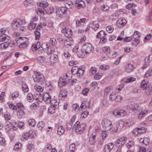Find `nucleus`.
Returning <instances> with one entry per match:
<instances>
[{
    "mask_svg": "<svg viewBox=\"0 0 152 152\" xmlns=\"http://www.w3.org/2000/svg\"><path fill=\"white\" fill-rule=\"evenodd\" d=\"M26 23V22L24 20L19 19H15L12 22V27L14 30L24 31L26 28L24 25Z\"/></svg>",
    "mask_w": 152,
    "mask_h": 152,
    "instance_id": "nucleus-1",
    "label": "nucleus"
},
{
    "mask_svg": "<svg viewBox=\"0 0 152 152\" xmlns=\"http://www.w3.org/2000/svg\"><path fill=\"white\" fill-rule=\"evenodd\" d=\"M86 125L85 124H80L79 121H77L72 127V129L75 130L76 132L78 134H82L86 128Z\"/></svg>",
    "mask_w": 152,
    "mask_h": 152,
    "instance_id": "nucleus-2",
    "label": "nucleus"
},
{
    "mask_svg": "<svg viewBox=\"0 0 152 152\" xmlns=\"http://www.w3.org/2000/svg\"><path fill=\"white\" fill-rule=\"evenodd\" d=\"M141 87L143 90L145 89V92L147 95H152V86L149 85L145 80H143L141 83Z\"/></svg>",
    "mask_w": 152,
    "mask_h": 152,
    "instance_id": "nucleus-3",
    "label": "nucleus"
},
{
    "mask_svg": "<svg viewBox=\"0 0 152 152\" xmlns=\"http://www.w3.org/2000/svg\"><path fill=\"white\" fill-rule=\"evenodd\" d=\"M83 49L82 47L79 48L78 45H76L73 48V51L74 52L77 53L78 57L82 58L86 56L85 51H84L85 50Z\"/></svg>",
    "mask_w": 152,
    "mask_h": 152,
    "instance_id": "nucleus-4",
    "label": "nucleus"
},
{
    "mask_svg": "<svg viewBox=\"0 0 152 152\" xmlns=\"http://www.w3.org/2000/svg\"><path fill=\"white\" fill-rule=\"evenodd\" d=\"M124 122L123 121H120L116 123V126L112 127L111 131L113 133L117 132L118 130H120L124 126Z\"/></svg>",
    "mask_w": 152,
    "mask_h": 152,
    "instance_id": "nucleus-5",
    "label": "nucleus"
},
{
    "mask_svg": "<svg viewBox=\"0 0 152 152\" xmlns=\"http://www.w3.org/2000/svg\"><path fill=\"white\" fill-rule=\"evenodd\" d=\"M102 126L104 127L107 130H110L113 127L111 122L107 119L105 118L102 121Z\"/></svg>",
    "mask_w": 152,
    "mask_h": 152,
    "instance_id": "nucleus-6",
    "label": "nucleus"
},
{
    "mask_svg": "<svg viewBox=\"0 0 152 152\" xmlns=\"http://www.w3.org/2000/svg\"><path fill=\"white\" fill-rule=\"evenodd\" d=\"M82 48L86 53L92 52L94 50V48L91 45L88 43H84L82 46Z\"/></svg>",
    "mask_w": 152,
    "mask_h": 152,
    "instance_id": "nucleus-7",
    "label": "nucleus"
},
{
    "mask_svg": "<svg viewBox=\"0 0 152 152\" xmlns=\"http://www.w3.org/2000/svg\"><path fill=\"white\" fill-rule=\"evenodd\" d=\"M33 77L35 81L39 82L44 79V76L42 74L37 72L33 76Z\"/></svg>",
    "mask_w": 152,
    "mask_h": 152,
    "instance_id": "nucleus-8",
    "label": "nucleus"
},
{
    "mask_svg": "<svg viewBox=\"0 0 152 152\" xmlns=\"http://www.w3.org/2000/svg\"><path fill=\"white\" fill-rule=\"evenodd\" d=\"M61 32L64 34L66 37H71L72 34V32L71 29L69 28L66 29L65 27L62 28Z\"/></svg>",
    "mask_w": 152,
    "mask_h": 152,
    "instance_id": "nucleus-9",
    "label": "nucleus"
},
{
    "mask_svg": "<svg viewBox=\"0 0 152 152\" xmlns=\"http://www.w3.org/2000/svg\"><path fill=\"white\" fill-rule=\"evenodd\" d=\"M126 140V138L125 137H122L118 139L116 142L115 146L117 147L118 146H122L125 143Z\"/></svg>",
    "mask_w": 152,
    "mask_h": 152,
    "instance_id": "nucleus-10",
    "label": "nucleus"
},
{
    "mask_svg": "<svg viewBox=\"0 0 152 152\" xmlns=\"http://www.w3.org/2000/svg\"><path fill=\"white\" fill-rule=\"evenodd\" d=\"M69 80V78H65L64 76L59 78L58 82L59 86L61 87L65 86L66 84L67 81Z\"/></svg>",
    "mask_w": 152,
    "mask_h": 152,
    "instance_id": "nucleus-11",
    "label": "nucleus"
},
{
    "mask_svg": "<svg viewBox=\"0 0 152 152\" xmlns=\"http://www.w3.org/2000/svg\"><path fill=\"white\" fill-rule=\"evenodd\" d=\"M74 42L72 39L69 38L66 39L64 43V46L67 48H70L73 45Z\"/></svg>",
    "mask_w": 152,
    "mask_h": 152,
    "instance_id": "nucleus-12",
    "label": "nucleus"
},
{
    "mask_svg": "<svg viewBox=\"0 0 152 152\" xmlns=\"http://www.w3.org/2000/svg\"><path fill=\"white\" fill-rule=\"evenodd\" d=\"M56 127L58 129V134L59 135H62L65 131L64 127L58 124H56Z\"/></svg>",
    "mask_w": 152,
    "mask_h": 152,
    "instance_id": "nucleus-13",
    "label": "nucleus"
},
{
    "mask_svg": "<svg viewBox=\"0 0 152 152\" xmlns=\"http://www.w3.org/2000/svg\"><path fill=\"white\" fill-rule=\"evenodd\" d=\"M114 146V144L113 143H110L108 145H105L104 147V152H109L112 149Z\"/></svg>",
    "mask_w": 152,
    "mask_h": 152,
    "instance_id": "nucleus-14",
    "label": "nucleus"
},
{
    "mask_svg": "<svg viewBox=\"0 0 152 152\" xmlns=\"http://www.w3.org/2000/svg\"><path fill=\"white\" fill-rule=\"evenodd\" d=\"M15 43L12 42L11 44L10 43H8V42H6L1 43L0 45V49H5L8 47L9 45L10 47H12V45H14Z\"/></svg>",
    "mask_w": 152,
    "mask_h": 152,
    "instance_id": "nucleus-15",
    "label": "nucleus"
},
{
    "mask_svg": "<svg viewBox=\"0 0 152 152\" xmlns=\"http://www.w3.org/2000/svg\"><path fill=\"white\" fill-rule=\"evenodd\" d=\"M126 21L124 19H119L117 22V24L119 27L124 26L126 23Z\"/></svg>",
    "mask_w": 152,
    "mask_h": 152,
    "instance_id": "nucleus-16",
    "label": "nucleus"
},
{
    "mask_svg": "<svg viewBox=\"0 0 152 152\" xmlns=\"http://www.w3.org/2000/svg\"><path fill=\"white\" fill-rule=\"evenodd\" d=\"M96 133L93 132L89 137V142L91 145H93L95 141Z\"/></svg>",
    "mask_w": 152,
    "mask_h": 152,
    "instance_id": "nucleus-17",
    "label": "nucleus"
},
{
    "mask_svg": "<svg viewBox=\"0 0 152 152\" xmlns=\"http://www.w3.org/2000/svg\"><path fill=\"white\" fill-rule=\"evenodd\" d=\"M133 65L131 63L127 64L125 67V70L127 72H131L133 70Z\"/></svg>",
    "mask_w": 152,
    "mask_h": 152,
    "instance_id": "nucleus-18",
    "label": "nucleus"
},
{
    "mask_svg": "<svg viewBox=\"0 0 152 152\" xmlns=\"http://www.w3.org/2000/svg\"><path fill=\"white\" fill-rule=\"evenodd\" d=\"M42 25H40L39 26H37L36 28V31L35 32V39L36 40H38L40 37V33L39 31L38 30L40 28H41Z\"/></svg>",
    "mask_w": 152,
    "mask_h": 152,
    "instance_id": "nucleus-19",
    "label": "nucleus"
},
{
    "mask_svg": "<svg viewBox=\"0 0 152 152\" xmlns=\"http://www.w3.org/2000/svg\"><path fill=\"white\" fill-rule=\"evenodd\" d=\"M10 39V37L8 35L5 34H2L0 36V42L5 41L6 42Z\"/></svg>",
    "mask_w": 152,
    "mask_h": 152,
    "instance_id": "nucleus-20",
    "label": "nucleus"
},
{
    "mask_svg": "<svg viewBox=\"0 0 152 152\" xmlns=\"http://www.w3.org/2000/svg\"><path fill=\"white\" fill-rule=\"evenodd\" d=\"M84 4V1H76L75 2V6L78 9H80L83 7Z\"/></svg>",
    "mask_w": 152,
    "mask_h": 152,
    "instance_id": "nucleus-21",
    "label": "nucleus"
},
{
    "mask_svg": "<svg viewBox=\"0 0 152 152\" xmlns=\"http://www.w3.org/2000/svg\"><path fill=\"white\" fill-rule=\"evenodd\" d=\"M106 34L103 31L101 30L99 32L96 36L97 38L102 39L106 37Z\"/></svg>",
    "mask_w": 152,
    "mask_h": 152,
    "instance_id": "nucleus-22",
    "label": "nucleus"
},
{
    "mask_svg": "<svg viewBox=\"0 0 152 152\" xmlns=\"http://www.w3.org/2000/svg\"><path fill=\"white\" fill-rule=\"evenodd\" d=\"M41 1L39 3H37V5L42 7H46L48 5V3L46 2L47 0H41Z\"/></svg>",
    "mask_w": 152,
    "mask_h": 152,
    "instance_id": "nucleus-23",
    "label": "nucleus"
},
{
    "mask_svg": "<svg viewBox=\"0 0 152 152\" xmlns=\"http://www.w3.org/2000/svg\"><path fill=\"white\" fill-rule=\"evenodd\" d=\"M141 108L137 104H132V110L133 111H140Z\"/></svg>",
    "mask_w": 152,
    "mask_h": 152,
    "instance_id": "nucleus-24",
    "label": "nucleus"
},
{
    "mask_svg": "<svg viewBox=\"0 0 152 152\" xmlns=\"http://www.w3.org/2000/svg\"><path fill=\"white\" fill-rule=\"evenodd\" d=\"M94 21H91L90 23L91 25H93L91 26L92 29L95 31H96L99 27V25L98 23H95Z\"/></svg>",
    "mask_w": 152,
    "mask_h": 152,
    "instance_id": "nucleus-25",
    "label": "nucleus"
},
{
    "mask_svg": "<svg viewBox=\"0 0 152 152\" xmlns=\"http://www.w3.org/2000/svg\"><path fill=\"white\" fill-rule=\"evenodd\" d=\"M148 113V110H144L142 111L137 114V116L139 118H141L144 117Z\"/></svg>",
    "mask_w": 152,
    "mask_h": 152,
    "instance_id": "nucleus-26",
    "label": "nucleus"
},
{
    "mask_svg": "<svg viewBox=\"0 0 152 152\" xmlns=\"http://www.w3.org/2000/svg\"><path fill=\"white\" fill-rule=\"evenodd\" d=\"M58 56L56 54H52L50 57V60L52 63H54L57 61Z\"/></svg>",
    "mask_w": 152,
    "mask_h": 152,
    "instance_id": "nucleus-27",
    "label": "nucleus"
},
{
    "mask_svg": "<svg viewBox=\"0 0 152 152\" xmlns=\"http://www.w3.org/2000/svg\"><path fill=\"white\" fill-rule=\"evenodd\" d=\"M84 67L81 66L78 68L77 76L79 77L80 76L82 75L84 73Z\"/></svg>",
    "mask_w": 152,
    "mask_h": 152,
    "instance_id": "nucleus-28",
    "label": "nucleus"
},
{
    "mask_svg": "<svg viewBox=\"0 0 152 152\" xmlns=\"http://www.w3.org/2000/svg\"><path fill=\"white\" fill-rule=\"evenodd\" d=\"M135 131L137 132V134H141L145 133L146 132V129L145 128L142 127L141 128H137L135 129Z\"/></svg>",
    "mask_w": 152,
    "mask_h": 152,
    "instance_id": "nucleus-29",
    "label": "nucleus"
},
{
    "mask_svg": "<svg viewBox=\"0 0 152 152\" xmlns=\"http://www.w3.org/2000/svg\"><path fill=\"white\" fill-rule=\"evenodd\" d=\"M67 92L65 90H61L60 91L59 96L61 99L63 97H66L67 96Z\"/></svg>",
    "mask_w": 152,
    "mask_h": 152,
    "instance_id": "nucleus-30",
    "label": "nucleus"
},
{
    "mask_svg": "<svg viewBox=\"0 0 152 152\" xmlns=\"http://www.w3.org/2000/svg\"><path fill=\"white\" fill-rule=\"evenodd\" d=\"M140 142L143 143L145 145H148L149 143L150 140L147 138L141 139L140 141Z\"/></svg>",
    "mask_w": 152,
    "mask_h": 152,
    "instance_id": "nucleus-31",
    "label": "nucleus"
},
{
    "mask_svg": "<svg viewBox=\"0 0 152 152\" xmlns=\"http://www.w3.org/2000/svg\"><path fill=\"white\" fill-rule=\"evenodd\" d=\"M28 42V39L26 37H20L19 39L17 41V44L18 45L19 44L21 43V42Z\"/></svg>",
    "mask_w": 152,
    "mask_h": 152,
    "instance_id": "nucleus-32",
    "label": "nucleus"
},
{
    "mask_svg": "<svg viewBox=\"0 0 152 152\" xmlns=\"http://www.w3.org/2000/svg\"><path fill=\"white\" fill-rule=\"evenodd\" d=\"M73 125V121L72 119L69 121L66 124V128L67 130L68 131L70 130L72 127Z\"/></svg>",
    "mask_w": 152,
    "mask_h": 152,
    "instance_id": "nucleus-33",
    "label": "nucleus"
},
{
    "mask_svg": "<svg viewBox=\"0 0 152 152\" xmlns=\"http://www.w3.org/2000/svg\"><path fill=\"white\" fill-rule=\"evenodd\" d=\"M78 67L77 66H73L71 70V72L73 75L77 74Z\"/></svg>",
    "mask_w": 152,
    "mask_h": 152,
    "instance_id": "nucleus-34",
    "label": "nucleus"
},
{
    "mask_svg": "<svg viewBox=\"0 0 152 152\" xmlns=\"http://www.w3.org/2000/svg\"><path fill=\"white\" fill-rule=\"evenodd\" d=\"M35 88L36 90L38 92V94H37V95L39 96V91L42 92L43 91L44 88L41 86L36 85L34 87Z\"/></svg>",
    "mask_w": 152,
    "mask_h": 152,
    "instance_id": "nucleus-35",
    "label": "nucleus"
},
{
    "mask_svg": "<svg viewBox=\"0 0 152 152\" xmlns=\"http://www.w3.org/2000/svg\"><path fill=\"white\" fill-rule=\"evenodd\" d=\"M26 99L29 102H32L34 99L33 95L31 93H28Z\"/></svg>",
    "mask_w": 152,
    "mask_h": 152,
    "instance_id": "nucleus-36",
    "label": "nucleus"
},
{
    "mask_svg": "<svg viewBox=\"0 0 152 152\" xmlns=\"http://www.w3.org/2000/svg\"><path fill=\"white\" fill-rule=\"evenodd\" d=\"M50 97H51L50 96L49 94L48 93H45L44 94V95L42 96V94L40 93H39V96L37 98L38 99V98H40L41 99H42L44 98H45L46 97H48L49 98Z\"/></svg>",
    "mask_w": 152,
    "mask_h": 152,
    "instance_id": "nucleus-37",
    "label": "nucleus"
},
{
    "mask_svg": "<svg viewBox=\"0 0 152 152\" xmlns=\"http://www.w3.org/2000/svg\"><path fill=\"white\" fill-rule=\"evenodd\" d=\"M118 53L116 52L110 51L107 56L110 58H113L116 57Z\"/></svg>",
    "mask_w": 152,
    "mask_h": 152,
    "instance_id": "nucleus-38",
    "label": "nucleus"
},
{
    "mask_svg": "<svg viewBox=\"0 0 152 152\" xmlns=\"http://www.w3.org/2000/svg\"><path fill=\"white\" fill-rule=\"evenodd\" d=\"M7 103L10 108L12 109L13 110H17V107L15 105L11 102H8Z\"/></svg>",
    "mask_w": 152,
    "mask_h": 152,
    "instance_id": "nucleus-39",
    "label": "nucleus"
},
{
    "mask_svg": "<svg viewBox=\"0 0 152 152\" xmlns=\"http://www.w3.org/2000/svg\"><path fill=\"white\" fill-rule=\"evenodd\" d=\"M45 123L43 121H40L37 124L38 128L40 130H41L44 127Z\"/></svg>",
    "mask_w": 152,
    "mask_h": 152,
    "instance_id": "nucleus-40",
    "label": "nucleus"
},
{
    "mask_svg": "<svg viewBox=\"0 0 152 152\" xmlns=\"http://www.w3.org/2000/svg\"><path fill=\"white\" fill-rule=\"evenodd\" d=\"M46 10V12L48 14H51L54 12V8L52 7H50L47 8Z\"/></svg>",
    "mask_w": 152,
    "mask_h": 152,
    "instance_id": "nucleus-41",
    "label": "nucleus"
},
{
    "mask_svg": "<svg viewBox=\"0 0 152 152\" xmlns=\"http://www.w3.org/2000/svg\"><path fill=\"white\" fill-rule=\"evenodd\" d=\"M40 7L38 8L37 10H36L37 12V14L41 13L42 14L44 13L46 10V9L45 8H42Z\"/></svg>",
    "mask_w": 152,
    "mask_h": 152,
    "instance_id": "nucleus-42",
    "label": "nucleus"
},
{
    "mask_svg": "<svg viewBox=\"0 0 152 152\" xmlns=\"http://www.w3.org/2000/svg\"><path fill=\"white\" fill-rule=\"evenodd\" d=\"M42 99H43L45 102L47 104L50 103L52 102L51 97H50L49 98L48 97L44 98L42 99H41V100H42Z\"/></svg>",
    "mask_w": 152,
    "mask_h": 152,
    "instance_id": "nucleus-43",
    "label": "nucleus"
},
{
    "mask_svg": "<svg viewBox=\"0 0 152 152\" xmlns=\"http://www.w3.org/2000/svg\"><path fill=\"white\" fill-rule=\"evenodd\" d=\"M36 26V24L35 23H34L33 22L30 23L28 26V28L30 30H32L34 29Z\"/></svg>",
    "mask_w": 152,
    "mask_h": 152,
    "instance_id": "nucleus-44",
    "label": "nucleus"
},
{
    "mask_svg": "<svg viewBox=\"0 0 152 152\" xmlns=\"http://www.w3.org/2000/svg\"><path fill=\"white\" fill-rule=\"evenodd\" d=\"M51 104L53 105V107L55 108H57L59 105V102H55V100H53L51 102Z\"/></svg>",
    "mask_w": 152,
    "mask_h": 152,
    "instance_id": "nucleus-45",
    "label": "nucleus"
},
{
    "mask_svg": "<svg viewBox=\"0 0 152 152\" xmlns=\"http://www.w3.org/2000/svg\"><path fill=\"white\" fill-rule=\"evenodd\" d=\"M102 50L104 52L106 53L107 55L108 54L110 51V48L108 46L104 47H103L102 48Z\"/></svg>",
    "mask_w": 152,
    "mask_h": 152,
    "instance_id": "nucleus-46",
    "label": "nucleus"
},
{
    "mask_svg": "<svg viewBox=\"0 0 152 152\" xmlns=\"http://www.w3.org/2000/svg\"><path fill=\"white\" fill-rule=\"evenodd\" d=\"M37 60L39 62L43 63L45 61V58L43 56H40L38 57L37 58Z\"/></svg>",
    "mask_w": 152,
    "mask_h": 152,
    "instance_id": "nucleus-47",
    "label": "nucleus"
},
{
    "mask_svg": "<svg viewBox=\"0 0 152 152\" xmlns=\"http://www.w3.org/2000/svg\"><path fill=\"white\" fill-rule=\"evenodd\" d=\"M127 146L129 149L134 146V142L133 141L128 142L126 144Z\"/></svg>",
    "mask_w": 152,
    "mask_h": 152,
    "instance_id": "nucleus-48",
    "label": "nucleus"
},
{
    "mask_svg": "<svg viewBox=\"0 0 152 152\" xmlns=\"http://www.w3.org/2000/svg\"><path fill=\"white\" fill-rule=\"evenodd\" d=\"M106 31L108 32L109 33H112L114 30L113 27L110 26H109L106 27Z\"/></svg>",
    "mask_w": 152,
    "mask_h": 152,
    "instance_id": "nucleus-49",
    "label": "nucleus"
},
{
    "mask_svg": "<svg viewBox=\"0 0 152 152\" xmlns=\"http://www.w3.org/2000/svg\"><path fill=\"white\" fill-rule=\"evenodd\" d=\"M102 73L101 72H98L94 76V78L96 80H98L102 76Z\"/></svg>",
    "mask_w": 152,
    "mask_h": 152,
    "instance_id": "nucleus-50",
    "label": "nucleus"
},
{
    "mask_svg": "<svg viewBox=\"0 0 152 152\" xmlns=\"http://www.w3.org/2000/svg\"><path fill=\"white\" fill-rule=\"evenodd\" d=\"M22 88L23 91L25 92H27L28 91V88L26 84H23L22 85Z\"/></svg>",
    "mask_w": 152,
    "mask_h": 152,
    "instance_id": "nucleus-51",
    "label": "nucleus"
},
{
    "mask_svg": "<svg viewBox=\"0 0 152 152\" xmlns=\"http://www.w3.org/2000/svg\"><path fill=\"white\" fill-rule=\"evenodd\" d=\"M28 124L29 125L33 126L36 124L35 121L34 120L30 119L28 121Z\"/></svg>",
    "mask_w": 152,
    "mask_h": 152,
    "instance_id": "nucleus-52",
    "label": "nucleus"
},
{
    "mask_svg": "<svg viewBox=\"0 0 152 152\" xmlns=\"http://www.w3.org/2000/svg\"><path fill=\"white\" fill-rule=\"evenodd\" d=\"M19 46L20 48H24L27 46L28 45V42H23V43L21 42V43L19 44Z\"/></svg>",
    "mask_w": 152,
    "mask_h": 152,
    "instance_id": "nucleus-53",
    "label": "nucleus"
},
{
    "mask_svg": "<svg viewBox=\"0 0 152 152\" xmlns=\"http://www.w3.org/2000/svg\"><path fill=\"white\" fill-rule=\"evenodd\" d=\"M118 17V14L114 13L110 16L109 18L110 20H113L116 19Z\"/></svg>",
    "mask_w": 152,
    "mask_h": 152,
    "instance_id": "nucleus-54",
    "label": "nucleus"
},
{
    "mask_svg": "<svg viewBox=\"0 0 152 152\" xmlns=\"http://www.w3.org/2000/svg\"><path fill=\"white\" fill-rule=\"evenodd\" d=\"M38 103L37 102H35L31 104L30 106V108L31 109H34L38 106Z\"/></svg>",
    "mask_w": 152,
    "mask_h": 152,
    "instance_id": "nucleus-55",
    "label": "nucleus"
},
{
    "mask_svg": "<svg viewBox=\"0 0 152 152\" xmlns=\"http://www.w3.org/2000/svg\"><path fill=\"white\" fill-rule=\"evenodd\" d=\"M140 34L138 31H136L133 34V37L134 39H137L140 37Z\"/></svg>",
    "mask_w": 152,
    "mask_h": 152,
    "instance_id": "nucleus-56",
    "label": "nucleus"
},
{
    "mask_svg": "<svg viewBox=\"0 0 152 152\" xmlns=\"http://www.w3.org/2000/svg\"><path fill=\"white\" fill-rule=\"evenodd\" d=\"M108 104V100L106 99H104L102 102V106L104 107H107Z\"/></svg>",
    "mask_w": 152,
    "mask_h": 152,
    "instance_id": "nucleus-57",
    "label": "nucleus"
},
{
    "mask_svg": "<svg viewBox=\"0 0 152 152\" xmlns=\"http://www.w3.org/2000/svg\"><path fill=\"white\" fill-rule=\"evenodd\" d=\"M75 149V145L74 143L71 144L69 147V150L70 152H74Z\"/></svg>",
    "mask_w": 152,
    "mask_h": 152,
    "instance_id": "nucleus-58",
    "label": "nucleus"
},
{
    "mask_svg": "<svg viewBox=\"0 0 152 152\" xmlns=\"http://www.w3.org/2000/svg\"><path fill=\"white\" fill-rule=\"evenodd\" d=\"M116 96L115 92H113L109 96V99L111 100H113L115 99Z\"/></svg>",
    "mask_w": 152,
    "mask_h": 152,
    "instance_id": "nucleus-59",
    "label": "nucleus"
},
{
    "mask_svg": "<svg viewBox=\"0 0 152 152\" xmlns=\"http://www.w3.org/2000/svg\"><path fill=\"white\" fill-rule=\"evenodd\" d=\"M109 7L106 4L102 6V11L106 12L109 9Z\"/></svg>",
    "mask_w": 152,
    "mask_h": 152,
    "instance_id": "nucleus-60",
    "label": "nucleus"
},
{
    "mask_svg": "<svg viewBox=\"0 0 152 152\" xmlns=\"http://www.w3.org/2000/svg\"><path fill=\"white\" fill-rule=\"evenodd\" d=\"M55 109L53 107H50L48 109V112L50 114H53L55 112Z\"/></svg>",
    "mask_w": 152,
    "mask_h": 152,
    "instance_id": "nucleus-61",
    "label": "nucleus"
},
{
    "mask_svg": "<svg viewBox=\"0 0 152 152\" xmlns=\"http://www.w3.org/2000/svg\"><path fill=\"white\" fill-rule=\"evenodd\" d=\"M136 79L134 77H131L128 78L126 81V83H128L135 81Z\"/></svg>",
    "mask_w": 152,
    "mask_h": 152,
    "instance_id": "nucleus-62",
    "label": "nucleus"
},
{
    "mask_svg": "<svg viewBox=\"0 0 152 152\" xmlns=\"http://www.w3.org/2000/svg\"><path fill=\"white\" fill-rule=\"evenodd\" d=\"M22 144L20 143L19 142L18 143H17L14 146V149L15 150H17L18 149L20 148Z\"/></svg>",
    "mask_w": 152,
    "mask_h": 152,
    "instance_id": "nucleus-63",
    "label": "nucleus"
},
{
    "mask_svg": "<svg viewBox=\"0 0 152 152\" xmlns=\"http://www.w3.org/2000/svg\"><path fill=\"white\" fill-rule=\"evenodd\" d=\"M59 9L62 14H66V11H67V10L66 8L64 7H62L61 8H59Z\"/></svg>",
    "mask_w": 152,
    "mask_h": 152,
    "instance_id": "nucleus-64",
    "label": "nucleus"
}]
</instances>
